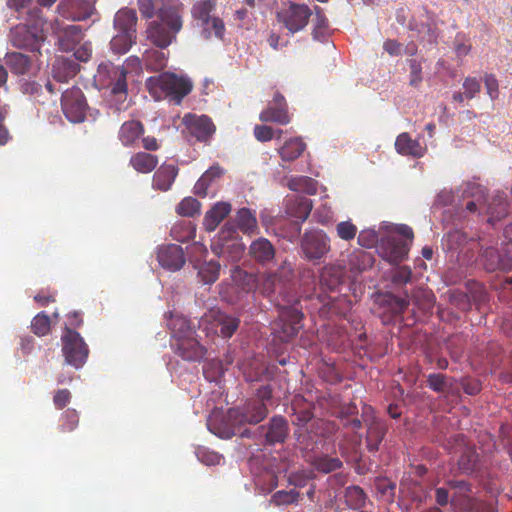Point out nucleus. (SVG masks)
<instances>
[{"label": "nucleus", "instance_id": "obj_1", "mask_svg": "<svg viewBox=\"0 0 512 512\" xmlns=\"http://www.w3.org/2000/svg\"><path fill=\"white\" fill-rule=\"evenodd\" d=\"M95 81L101 88L109 90V101L117 110L125 109L128 97L127 70L110 61L98 65Z\"/></svg>", "mask_w": 512, "mask_h": 512}, {"label": "nucleus", "instance_id": "obj_2", "mask_svg": "<svg viewBox=\"0 0 512 512\" xmlns=\"http://www.w3.org/2000/svg\"><path fill=\"white\" fill-rule=\"evenodd\" d=\"M145 86L155 100L168 98L177 105L193 88L192 82L188 78L168 72L149 77Z\"/></svg>", "mask_w": 512, "mask_h": 512}, {"label": "nucleus", "instance_id": "obj_3", "mask_svg": "<svg viewBox=\"0 0 512 512\" xmlns=\"http://www.w3.org/2000/svg\"><path fill=\"white\" fill-rule=\"evenodd\" d=\"M396 235H388L381 239L379 254L387 262L397 265L408 258L414 239L410 226L401 224L395 228Z\"/></svg>", "mask_w": 512, "mask_h": 512}, {"label": "nucleus", "instance_id": "obj_4", "mask_svg": "<svg viewBox=\"0 0 512 512\" xmlns=\"http://www.w3.org/2000/svg\"><path fill=\"white\" fill-rule=\"evenodd\" d=\"M212 252L228 262L239 261L245 251V245L239 237L233 224L227 222L219 231L217 237L211 244Z\"/></svg>", "mask_w": 512, "mask_h": 512}, {"label": "nucleus", "instance_id": "obj_5", "mask_svg": "<svg viewBox=\"0 0 512 512\" xmlns=\"http://www.w3.org/2000/svg\"><path fill=\"white\" fill-rule=\"evenodd\" d=\"M291 409L293 411L292 424L297 426L294 432L295 439L302 449L308 450L310 447L309 439L312 440V437L306 432L311 422L315 420L313 404L301 396H295L291 403Z\"/></svg>", "mask_w": 512, "mask_h": 512}, {"label": "nucleus", "instance_id": "obj_6", "mask_svg": "<svg viewBox=\"0 0 512 512\" xmlns=\"http://www.w3.org/2000/svg\"><path fill=\"white\" fill-rule=\"evenodd\" d=\"M278 319L275 323L274 333L282 342H289L297 336L303 328L304 314L294 305H277Z\"/></svg>", "mask_w": 512, "mask_h": 512}, {"label": "nucleus", "instance_id": "obj_7", "mask_svg": "<svg viewBox=\"0 0 512 512\" xmlns=\"http://www.w3.org/2000/svg\"><path fill=\"white\" fill-rule=\"evenodd\" d=\"M40 13V10L31 12V16H36V20L31 27L19 25L14 29L11 41L15 47L24 48L31 52H39L40 44L43 41V25L45 24V21L39 16Z\"/></svg>", "mask_w": 512, "mask_h": 512}, {"label": "nucleus", "instance_id": "obj_8", "mask_svg": "<svg viewBox=\"0 0 512 512\" xmlns=\"http://www.w3.org/2000/svg\"><path fill=\"white\" fill-rule=\"evenodd\" d=\"M313 11L306 4L289 2L276 13V19L289 33L295 34L305 29Z\"/></svg>", "mask_w": 512, "mask_h": 512}, {"label": "nucleus", "instance_id": "obj_9", "mask_svg": "<svg viewBox=\"0 0 512 512\" xmlns=\"http://www.w3.org/2000/svg\"><path fill=\"white\" fill-rule=\"evenodd\" d=\"M300 247L305 259L319 264L330 252L331 240L323 230H310L303 234Z\"/></svg>", "mask_w": 512, "mask_h": 512}, {"label": "nucleus", "instance_id": "obj_10", "mask_svg": "<svg viewBox=\"0 0 512 512\" xmlns=\"http://www.w3.org/2000/svg\"><path fill=\"white\" fill-rule=\"evenodd\" d=\"M239 324V318L216 308L210 309L199 321V326L208 334L214 333L223 338H230L238 329Z\"/></svg>", "mask_w": 512, "mask_h": 512}, {"label": "nucleus", "instance_id": "obj_11", "mask_svg": "<svg viewBox=\"0 0 512 512\" xmlns=\"http://www.w3.org/2000/svg\"><path fill=\"white\" fill-rule=\"evenodd\" d=\"M215 8L216 0H200L193 5L191 13L193 18L200 22L206 38H209L213 32L217 38L222 39L225 25L219 17L211 16Z\"/></svg>", "mask_w": 512, "mask_h": 512}, {"label": "nucleus", "instance_id": "obj_12", "mask_svg": "<svg viewBox=\"0 0 512 512\" xmlns=\"http://www.w3.org/2000/svg\"><path fill=\"white\" fill-rule=\"evenodd\" d=\"M272 396V390L269 386H264L259 390V397L261 399H255L248 401L243 407L242 412L232 409L229 411V418L238 420L240 424H257L266 418L268 409L264 400H269Z\"/></svg>", "mask_w": 512, "mask_h": 512}, {"label": "nucleus", "instance_id": "obj_13", "mask_svg": "<svg viewBox=\"0 0 512 512\" xmlns=\"http://www.w3.org/2000/svg\"><path fill=\"white\" fill-rule=\"evenodd\" d=\"M61 340L66 362L75 368L82 367L87 360L89 350L80 334L66 327Z\"/></svg>", "mask_w": 512, "mask_h": 512}, {"label": "nucleus", "instance_id": "obj_14", "mask_svg": "<svg viewBox=\"0 0 512 512\" xmlns=\"http://www.w3.org/2000/svg\"><path fill=\"white\" fill-rule=\"evenodd\" d=\"M61 107L65 117L72 123H81L86 117L87 102L79 87H72L63 92Z\"/></svg>", "mask_w": 512, "mask_h": 512}, {"label": "nucleus", "instance_id": "obj_15", "mask_svg": "<svg viewBox=\"0 0 512 512\" xmlns=\"http://www.w3.org/2000/svg\"><path fill=\"white\" fill-rule=\"evenodd\" d=\"M182 123L190 136L199 142H209L216 131V126L207 115L187 113L182 118Z\"/></svg>", "mask_w": 512, "mask_h": 512}, {"label": "nucleus", "instance_id": "obj_16", "mask_svg": "<svg viewBox=\"0 0 512 512\" xmlns=\"http://www.w3.org/2000/svg\"><path fill=\"white\" fill-rule=\"evenodd\" d=\"M364 422L367 426L366 446L369 452H377L386 432L387 424L372 414L371 407L363 411Z\"/></svg>", "mask_w": 512, "mask_h": 512}, {"label": "nucleus", "instance_id": "obj_17", "mask_svg": "<svg viewBox=\"0 0 512 512\" xmlns=\"http://www.w3.org/2000/svg\"><path fill=\"white\" fill-rule=\"evenodd\" d=\"M170 347L177 356L190 362H199L206 354V348L199 343L196 335L170 341Z\"/></svg>", "mask_w": 512, "mask_h": 512}, {"label": "nucleus", "instance_id": "obj_18", "mask_svg": "<svg viewBox=\"0 0 512 512\" xmlns=\"http://www.w3.org/2000/svg\"><path fill=\"white\" fill-rule=\"evenodd\" d=\"M259 119L262 122H273L279 125H287L291 122L287 102L280 92H275L271 103L261 111Z\"/></svg>", "mask_w": 512, "mask_h": 512}, {"label": "nucleus", "instance_id": "obj_19", "mask_svg": "<svg viewBox=\"0 0 512 512\" xmlns=\"http://www.w3.org/2000/svg\"><path fill=\"white\" fill-rule=\"evenodd\" d=\"M258 430L260 431V437L268 445L283 443L289 434L288 422L282 416H273L267 426H261Z\"/></svg>", "mask_w": 512, "mask_h": 512}, {"label": "nucleus", "instance_id": "obj_20", "mask_svg": "<svg viewBox=\"0 0 512 512\" xmlns=\"http://www.w3.org/2000/svg\"><path fill=\"white\" fill-rule=\"evenodd\" d=\"M183 15L182 3L166 4L158 9L155 21L169 28L172 33H179L183 28Z\"/></svg>", "mask_w": 512, "mask_h": 512}, {"label": "nucleus", "instance_id": "obj_21", "mask_svg": "<svg viewBox=\"0 0 512 512\" xmlns=\"http://www.w3.org/2000/svg\"><path fill=\"white\" fill-rule=\"evenodd\" d=\"M157 260L161 267L169 271L180 270L186 262L182 247L176 244L160 246L157 251Z\"/></svg>", "mask_w": 512, "mask_h": 512}, {"label": "nucleus", "instance_id": "obj_22", "mask_svg": "<svg viewBox=\"0 0 512 512\" xmlns=\"http://www.w3.org/2000/svg\"><path fill=\"white\" fill-rule=\"evenodd\" d=\"M146 32L148 40L160 49L167 48L176 40L178 35V33H172L169 28L155 20L149 23Z\"/></svg>", "mask_w": 512, "mask_h": 512}, {"label": "nucleus", "instance_id": "obj_23", "mask_svg": "<svg viewBox=\"0 0 512 512\" xmlns=\"http://www.w3.org/2000/svg\"><path fill=\"white\" fill-rule=\"evenodd\" d=\"M145 128L142 122L138 120L125 121L118 133V138L123 146L135 147L137 146L139 139L143 136Z\"/></svg>", "mask_w": 512, "mask_h": 512}, {"label": "nucleus", "instance_id": "obj_24", "mask_svg": "<svg viewBox=\"0 0 512 512\" xmlns=\"http://www.w3.org/2000/svg\"><path fill=\"white\" fill-rule=\"evenodd\" d=\"M178 175V168L173 164L163 163L154 173L152 187L155 190L166 192L170 190Z\"/></svg>", "mask_w": 512, "mask_h": 512}, {"label": "nucleus", "instance_id": "obj_25", "mask_svg": "<svg viewBox=\"0 0 512 512\" xmlns=\"http://www.w3.org/2000/svg\"><path fill=\"white\" fill-rule=\"evenodd\" d=\"M80 66L74 60L65 57H59L52 66V76L58 82H68L79 72Z\"/></svg>", "mask_w": 512, "mask_h": 512}, {"label": "nucleus", "instance_id": "obj_26", "mask_svg": "<svg viewBox=\"0 0 512 512\" xmlns=\"http://www.w3.org/2000/svg\"><path fill=\"white\" fill-rule=\"evenodd\" d=\"M249 255L260 264H268L275 257V248L266 238L260 237L249 246Z\"/></svg>", "mask_w": 512, "mask_h": 512}, {"label": "nucleus", "instance_id": "obj_27", "mask_svg": "<svg viewBox=\"0 0 512 512\" xmlns=\"http://www.w3.org/2000/svg\"><path fill=\"white\" fill-rule=\"evenodd\" d=\"M231 204L228 202H217L208 210L203 219V226L206 231H214L218 225L230 214Z\"/></svg>", "mask_w": 512, "mask_h": 512}, {"label": "nucleus", "instance_id": "obj_28", "mask_svg": "<svg viewBox=\"0 0 512 512\" xmlns=\"http://www.w3.org/2000/svg\"><path fill=\"white\" fill-rule=\"evenodd\" d=\"M509 212V203L504 192H497L487 203L488 222L494 224L505 218Z\"/></svg>", "mask_w": 512, "mask_h": 512}, {"label": "nucleus", "instance_id": "obj_29", "mask_svg": "<svg viewBox=\"0 0 512 512\" xmlns=\"http://www.w3.org/2000/svg\"><path fill=\"white\" fill-rule=\"evenodd\" d=\"M395 149L403 156H412L415 158L422 157L426 151V147L422 146L417 140L412 139L406 132L397 136Z\"/></svg>", "mask_w": 512, "mask_h": 512}, {"label": "nucleus", "instance_id": "obj_30", "mask_svg": "<svg viewBox=\"0 0 512 512\" xmlns=\"http://www.w3.org/2000/svg\"><path fill=\"white\" fill-rule=\"evenodd\" d=\"M167 327L171 332L170 341H176L196 335L194 327H192L189 320L182 315L171 314L167 322Z\"/></svg>", "mask_w": 512, "mask_h": 512}, {"label": "nucleus", "instance_id": "obj_31", "mask_svg": "<svg viewBox=\"0 0 512 512\" xmlns=\"http://www.w3.org/2000/svg\"><path fill=\"white\" fill-rule=\"evenodd\" d=\"M81 2L82 0H62L58 5V9L62 16L68 19L74 21L85 20L91 16L94 8L91 4H85L80 12L74 11Z\"/></svg>", "mask_w": 512, "mask_h": 512}, {"label": "nucleus", "instance_id": "obj_32", "mask_svg": "<svg viewBox=\"0 0 512 512\" xmlns=\"http://www.w3.org/2000/svg\"><path fill=\"white\" fill-rule=\"evenodd\" d=\"M137 14L130 8L120 9L114 17V28L118 32H127L130 35H136Z\"/></svg>", "mask_w": 512, "mask_h": 512}, {"label": "nucleus", "instance_id": "obj_33", "mask_svg": "<svg viewBox=\"0 0 512 512\" xmlns=\"http://www.w3.org/2000/svg\"><path fill=\"white\" fill-rule=\"evenodd\" d=\"M337 430V426L332 421L324 419H315L311 422L309 429L306 433H309L312 440L309 439L310 447L308 450H312L314 444L317 443V438H328L333 435Z\"/></svg>", "mask_w": 512, "mask_h": 512}, {"label": "nucleus", "instance_id": "obj_34", "mask_svg": "<svg viewBox=\"0 0 512 512\" xmlns=\"http://www.w3.org/2000/svg\"><path fill=\"white\" fill-rule=\"evenodd\" d=\"M312 210V201L306 196H296L287 203V214L300 223L304 222Z\"/></svg>", "mask_w": 512, "mask_h": 512}, {"label": "nucleus", "instance_id": "obj_35", "mask_svg": "<svg viewBox=\"0 0 512 512\" xmlns=\"http://www.w3.org/2000/svg\"><path fill=\"white\" fill-rule=\"evenodd\" d=\"M447 485L450 489L454 490L450 500L452 505L459 504L465 508L472 506L469 497V493L471 492L470 483L464 480H449L447 481Z\"/></svg>", "mask_w": 512, "mask_h": 512}, {"label": "nucleus", "instance_id": "obj_36", "mask_svg": "<svg viewBox=\"0 0 512 512\" xmlns=\"http://www.w3.org/2000/svg\"><path fill=\"white\" fill-rule=\"evenodd\" d=\"M129 165L138 173L148 174L158 165V157L147 152H137L129 160Z\"/></svg>", "mask_w": 512, "mask_h": 512}, {"label": "nucleus", "instance_id": "obj_37", "mask_svg": "<svg viewBox=\"0 0 512 512\" xmlns=\"http://www.w3.org/2000/svg\"><path fill=\"white\" fill-rule=\"evenodd\" d=\"M305 149V142L300 137H295L285 141L278 149V153L283 161L292 162L299 158Z\"/></svg>", "mask_w": 512, "mask_h": 512}, {"label": "nucleus", "instance_id": "obj_38", "mask_svg": "<svg viewBox=\"0 0 512 512\" xmlns=\"http://www.w3.org/2000/svg\"><path fill=\"white\" fill-rule=\"evenodd\" d=\"M237 228L246 235H253L258 232L256 215L248 208H241L235 215Z\"/></svg>", "mask_w": 512, "mask_h": 512}, {"label": "nucleus", "instance_id": "obj_39", "mask_svg": "<svg viewBox=\"0 0 512 512\" xmlns=\"http://www.w3.org/2000/svg\"><path fill=\"white\" fill-rule=\"evenodd\" d=\"M482 257L484 259V266L487 271L492 272L497 269L509 270L512 267V259L510 258V255H508L507 260H504L499 255L497 249L493 247L486 248L482 253Z\"/></svg>", "mask_w": 512, "mask_h": 512}, {"label": "nucleus", "instance_id": "obj_40", "mask_svg": "<svg viewBox=\"0 0 512 512\" xmlns=\"http://www.w3.org/2000/svg\"><path fill=\"white\" fill-rule=\"evenodd\" d=\"M374 257L370 252L356 249L348 257V266L352 272H363L373 266Z\"/></svg>", "mask_w": 512, "mask_h": 512}, {"label": "nucleus", "instance_id": "obj_41", "mask_svg": "<svg viewBox=\"0 0 512 512\" xmlns=\"http://www.w3.org/2000/svg\"><path fill=\"white\" fill-rule=\"evenodd\" d=\"M5 61L10 71L17 75L28 73L32 63L29 56L19 52L7 53Z\"/></svg>", "mask_w": 512, "mask_h": 512}, {"label": "nucleus", "instance_id": "obj_42", "mask_svg": "<svg viewBox=\"0 0 512 512\" xmlns=\"http://www.w3.org/2000/svg\"><path fill=\"white\" fill-rule=\"evenodd\" d=\"M345 502L346 504L354 510H360L364 508L366 501H367V495L364 492V490L357 485L349 486L345 489L344 494Z\"/></svg>", "mask_w": 512, "mask_h": 512}, {"label": "nucleus", "instance_id": "obj_43", "mask_svg": "<svg viewBox=\"0 0 512 512\" xmlns=\"http://www.w3.org/2000/svg\"><path fill=\"white\" fill-rule=\"evenodd\" d=\"M312 465L318 472L328 474L342 468L343 462L338 457L322 454L313 459Z\"/></svg>", "mask_w": 512, "mask_h": 512}, {"label": "nucleus", "instance_id": "obj_44", "mask_svg": "<svg viewBox=\"0 0 512 512\" xmlns=\"http://www.w3.org/2000/svg\"><path fill=\"white\" fill-rule=\"evenodd\" d=\"M83 39V31L79 25H69L64 30L60 37V42L65 50L73 49L74 46L81 42Z\"/></svg>", "mask_w": 512, "mask_h": 512}, {"label": "nucleus", "instance_id": "obj_45", "mask_svg": "<svg viewBox=\"0 0 512 512\" xmlns=\"http://www.w3.org/2000/svg\"><path fill=\"white\" fill-rule=\"evenodd\" d=\"M136 35L125 32H118L110 41V48L115 54H125L135 43Z\"/></svg>", "mask_w": 512, "mask_h": 512}, {"label": "nucleus", "instance_id": "obj_46", "mask_svg": "<svg viewBox=\"0 0 512 512\" xmlns=\"http://www.w3.org/2000/svg\"><path fill=\"white\" fill-rule=\"evenodd\" d=\"M196 228L191 221H180L171 228V236L178 242H187L195 237Z\"/></svg>", "mask_w": 512, "mask_h": 512}, {"label": "nucleus", "instance_id": "obj_47", "mask_svg": "<svg viewBox=\"0 0 512 512\" xmlns=\"http://www.w3.org/2000/svg\"><path fill=\"white\" fill-rule=\"evenodd\" d=\"M232 280L244 291H251L256 287V277L238 266L231 270Z\"/></svg>", "mask_w": 512, "mask_h": 512}, {"label": "nucleus", "instance_id": "obj_48", "mask_svg": "<svg viewBox=\"0 0 512 512\" xmlns=\"http://www.w3.org/2000/svg\"><path fill=\"white\" fill-rule=\"evenodd\" d=\"M198 269V276L204 284H212L219 278L220 264L215 261H209L195 266Z\"/></svg>", "mask_w": 512, "mask_h": 512}, {"label": "nucleus", "instance_id": "obj_49", "mask_svg": "<svg viewBox=\"0 0 512 512\" xmlns=\"http://www.w3.org/2000/svg\"><path fill=\"white\" fill-rule=\"evenodd\" d=\"M471 240L472 238H468V236L463 231L455 229L444 236L443 243L446 245L448 250L458 251L461 250Z\"/></svg>", "mask_w": 512, "mask_h": 512}, {"label": "nucleus", "instance_id": "obj_50", "mask_svg": "<svg viewBox=\"0 0 512 512\" xmlns=\"http://www.w3.org/2000/svg\"><path fill=\"white\" fill-rule=\"evenodd\" d=\"M478 460L479 456L476 450L474 448L467 447L464 449L458 460V467L463 473L470 474L475 471Z\"/></svg>", "mask_w": 512, "mask_h": 512}, {"label": "nucleus", "instance_id": "obj_51", "mask_svg": "<svg viewBox=\"0 0 512 512\" xmlns=\"http://www.w3.org/2000/svg\"><path fill=\"white\" fill-rule=\"evenodd\" d=\"M427 385L437 393H445L452 387V378L441 373H432L427 376Z\"/></svg>", "mask_w": 512, "mask_h": 512}, {"label": "nucleus", "instance_id": "obj_52", "mask_svg": "<svg viewBox=\"0 0 512 512\" xmlns=\"http://www.w3.org/2000/svg\"><path fill=\"white\" fill-rule=\"evenodd\" d=\"M382 303L387 306L393 316L401 315L409 305L407 298H400L393 294H386L382 299Z\"/></svg>", "mask_w": 512, "mask_h": 512}, {"label": "nucleus", "instance_id": "obj_53", "mask_svg": "<svg viewBox=\"0 0 512 512\" xmlns=\"http://www.w3.org/2000/svg\"><path fill=\"white\" fill-rule=\"evenodd\" d=\"M289 188L294 191H301L313 195L317 192V182L310 177L301 176L290 180Z\"/></svg>", "mask_w": 512, "mask_h": 512}, {"label": "nucleus", "instance_id": "obj_54", "mask_svg": "<svg viewBox=\"0 0 512 512\" xmlns=\"http://www.w3.org/2000/svg\"><path fill=\"white\" fill-rule=\"evenodd\" d=\"M166 61L165 53L158 50H148L144 54V62L147 69L161 70L166 66Z\"/></svg>", "mask_w": 512, "mask_h": 512}, {"label": "nucleus", "instance_id": "obj_55", "mask_svg": "<svg viewBox=\"0 0 512 512\" xmlns=\"http://www.w3.org/2000/svg\"><path fill=\"white\" fill-rule=\"evenodd\" d=\"M79 424V415L75 409H67L64 411L60 418L59 429L61 432H72Z\"/></svg>", "mask_w": 512, "mask_h": 512}, {"label": "nucleus", "instance_id": "obj_56", "mask_svg": "<svg viewBox=\"0 0 512 512\" xmlns=\"http://www.w3.org/2000/svg\"><path fill=\"white\" fill-rule=\"evenodd\" d=\"M200 202L193 197L184 198L177 206L176 211L179 215L193 217L200 213Z\"/></svg>", "mask_w": 512, "mask_h": 512}, {"label": "nucleus", "instance_id": "obj_57", "mask_svg": "<svg viewBox=\"0 0 512 512\" xmlns=\"http://www.w3.org/2000/svg\"><path fill=\"white\" fill-rule=\"evenodd\" d=\"M335 231L338 238L350 242L356 237L358 228L351 220H347L337 223L335 225Z\"/></svg>", "mask_w": 512, "mask_h": 512}, {"label": "nucleus", "instance_id": "obj_58", "mask_svg": "<svg viewBox=\"0 0 512 512\" xmlns=\"http://www.w3.org/2000/svg\"><path fill=\"white\" fill-rule=\"evenodd\" d=\"M50 318L45 312L38 313L31 322L32 332L37 336H45L50 332Z\"/></svg>", "mask_w": 512, "mask_h": 512}, {"label": "nucleus", "instance_id": "obj_59", "mask_svg": "<svg viewBox=\"0 0 512 512\" xmlns=\"http://www.w3.org/2000/svg\"><path fill=\"white\" fill-rule=\"evenodd\" d=\"M281 279L277 273H266L262 276L260 291L265 296H270L276 292Z\"/></svg>", "mask_w": 512, "mask_h": 512}, {"label": "nucleus", "instance_id": "obj_60", "mask_svg": "<svg viewBox=\"0 0 512 512\" xmlns=\"http://www.w3.org/2000/svg\"><path fill=\"white\" fill-rule=\"evenodd\" d=\"M377 492L386 500L391 501L395 496L396 483L388 478H377L375 481Z\"/></svg>", "mask_w": 512, "mask_h": 512}, {"label": "nucleus", "instance_id": "obj_61", "mask_svg": "<svg viewBox=\"0 0 512 512\" xmlns=\"http://www.w3.org/2000/svg\"><path fill=\"white\" fill-rule=\"evenodd\" d=\"M315 18H314V28H313V38L318 40L320 36H322L325 30L328 28V19L325 16L323 10L316 6L314 9Z\"/></svg>", "mask_w": 512, "mask_h": 512}, {"label": "nucleus", "instance_id": "obj_62", "mask_svg": "<svg viewBox=\"0 0 512 512\" xmlns=\"http://www.w3.org/2000/svg\"><path fill=\"white\" fill-rule=\"evenodd\" d=\"M412 278V270L407 265L396 266L391 271V281L395 285H405Z\"/></svg>", "mask_w": 512, "mask_h": 512}, {"label": "nucleus", "instance_id": "obj_63", "mask_svg": "<svg viewBox=\"0 0 512 512\" xmlns=\"http://www.w3.org/2000/svg\"><path fill=\"white\" fill-rule=\"evenodd\" d=\"M408 65L410 69L409 85L418 88L423 81L421 62L417 59H409Z\"/></svg>", "mask_w": 512, "mask_h": 512}, {"label": "nucleus", "instance_id": "obj_64", "mask_svg": "<svg viewBox=\"0 0 512 512\" xmlns=\"http://www.w3.org/2000/svg\"><path fill=\"white\" fill-rule=\"evenodd\" d=\"M298 495V492H296L295 490L277 491L272 496V502L275 503L276 505L291 504L297 501Z\"/></svg>", "mask_w": 512, "mask_h": 512}]
</instances>
